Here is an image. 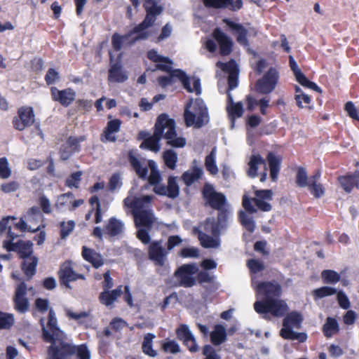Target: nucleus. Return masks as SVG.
<instances>
[{
    "label": "nucleus",
    "mask_w": 359,
    "mask_h": 359,
    "mask_svg": "<svg viewBox=\"0 0 359 359\" xmlns=\"http://www.w3.org/2000/svg\"><path fill=\"white\" fill-rule=\"evenodd\" d=\"M203 174L201 168L196 165L192 167V170L185 171L182 175V180L187 187H190L194 182L199 180Z\"/></svg>",
    "instance_id": "nucleus-32"
},
{
    "label": "nucleus",
    "mask_w": 359,
    "mask_h": 359,
    "mask_svg": "<svg viewBox=\"0 0 359 359\" xmlns=\"http://www.w3.org/2000/svg\"><path fill=\"white\" fill-rule=\"evenodd\" d=\"M166 118L167 114H161L157 117L153 135L146 138L145 141L140 144L141 149H147L154 152H158L160 150V141L164 135V123Z\"/></svg>",
    "instance_id": "nucleus-10"
},
{
    "label": "nucleus",
    "mask_w": 359,
    "mask_h": 359,
    "mask_svg": "<svg viewBox=\"0 0 359 359\" xmlns=\"http://www.w3.org/2000/svg\"><path fill=\"white\" fill-rule=\"evenodd\" d=\"M60 282L61 285L71 289L69 283L77 280L76 272L71 266H65L64 269L58 271Z\"/></svg>",
    "instance_id": "nucleus-31"
},
{
    "label": "nucleus",
    "mask_w": 359,
    "mask_h": 359,
    "mask_svg": "<svg viewBox=\"0 0 359 359\" xmlns=\"http://www.w3.org/2000/svg\"><path fill=\"white\" fill-rule=\"evenodd\" d=\"M144 7L147 13H151L156 17L163 11V8L158 6L155 0H145Z\"/></svg>",
    "instance_id": "nucleus-54"
},
{
    "label": "nucleus",
    "mask_w": 359,
    "mask_h": 359,
    "mask_svg": "<svg viewBox=\"0 0 359 359\" xmlns=\"http://www.w3.org/2000/svg\"><path fill=\"white\" fill-rule=\"evenodd\" d=\"M224 219H219V216L217 219L215 218H207L205 221V229L210 230L213 236L217 237L220 234L221 229L224 227Z\"/></svg>",
    "instance_id": "nucleus-36"
},
{
    "label": "nucleus",
    "mask_w": 359,
    "mask_h": 359,
    "mask_svg": "<svg viewBox=\"0 0 359 359\" xmlns=\"http://www.w3.org/2000/svg\"><path fill=\"white\" fill-rule=\"evenodd\" d=\"M67 317L70 319L77 320L79 324H82L83 318H87L90 316V311H81L79 313H74L71 309L66 308L65 309Z\"/></svg>",
    "instance_id": "nucleus-60"
},
{
    "label": "nucleus",
    "mask_w": 359,
    "mask_h": 359,
    "mask_svg": "<svg viewBox=\"0 0 359 359\" xmlns=\"http://www.w3.org/2000/svg\"><path fill=\"white\" fill-rule=\"evenodd\" d=\"M266 160L269 167L270 177L273 182H276L280 170L283 158L281 156H276L273 152H269Z\"/></svg>",
    "instance_id": "nucleus-25"
},
{
    "label": "nucleus",
    "mask_w": 359,
    "mask_h": 359,
    "mask_svg": "<svg viewBox=\"0 0 359 359\" xmlns=\"http://www.w3.org/2000/svg\"><path fill=\"white\" fill-rule=\"evenodd\" d=\"M147 56L149 60L156 63L164 62L169 65L173 64V61L170 57L159 55L155 49L149 50L147 52Z\"/></svg>",
    "instance_id": "nucleus-51"
},
{
    "label": "nucleus",
    "mask_w": 359,
    "mask_h": 359,
    "mask_svg": "<svg viewBox=\"0 0 359 359\" xmlns=\"http://www.w3.org/2000/svg\"><path fill=\"white\" fill-rule=\"evenodd\" d=\"M26 294L27 285L22 281L17 286L13 299L15 309L18 313H25L29 310V302Z\"/></svg>",
    "instance_id": "nucleus-19"
},
{
    "label": "nucleus",
    "mask_w": 359,
    "mask_h": 359,
    "mask_svg": "<svg viewBox=\"0 0 359 359\" xmlns=\"http://www.w3.org/2000/svg\"><path fill=\"white\" fill-rule=\"evenodd\" d=\"M259 165H264L266 167V160L259 154L252 155L248 163L249 168L247 171L250 177L255 178L257 177Z\"/></svg>",
    "instance_id": "nucleus-35"
},
{
    "label": "nucleus",
    "mask_w": 359,
    "mask_h": 359,
    "mask_svg": "<svg viewBox=\"0 0 359 359\" xmlns=\"http://www.w3.org/2000/svg\"><path fill=\"white\" fill-rule=\"evenodd\" d=\"M210 341L215 346L221 344L224 341V325H215L214 330L210 332Z\"/></svg>",
    "instance_id": "nucleus-39"
},
{
    "label": "nucleus",
    "mask_w": 359,
    "mask_h": 359,
    "mask_svg": "<svg viewBox=\"0 0 359 359\" xmlns=\"http://www.w3.org/2000/svg\"><path fill=\"white\" fill-rule=\"evenodd\" d=\"M249 271L252 274L258 273L264 270L265 266L263 262L257 259H250L246 264Z\"/></svg>",
    "instance_id": "nucleus-53"
},
{
    "label": "nucleus",
    "mask_w": 359,
    "mask_h": 359,
    "mask_svg": "<svg viewBox=\"0 0 359 359\" xmlns=\"http://www.w3.org/2000/svg\"><path fill=\"white\" fill-rule=\"evenodd\" d=\"M205 165L206 170L210 172V174L212 175L217 174L218 168L215 161V154L214 149H212L211 152L206 156Z\"/></svg>",
    "instance_id": "nucleus-49"
},
{
    "label": "nucleus",
    "mask_w": 359,
    "mask_h": 359,
    "mask_svg": "<svg viewBox=\"0 0 359 359\" xmlns=\"http://www.w3.org/2000/svg\"><path fill=\"white\" fill-rule=\"evenodd\" d=\"M279 79V72L274 67H270L264 76L258 79L255 88L258 93L269 94L276 88Z\"/></svg>",
    "instance_id": "nucleus-13"
},
{
    "label": "nucleus",
    "mask_w": 359,
    "mask_h": 359,
    "mask_svg": "<svg viewBox=\"0 0 359 359\" xmlns=\"http://www.w3.org/2000/svg\"><path fill=\"white\" fill-rule=\"evenodd\" d=\"M38 261L39 259L37 257L32 256L28 259H23L22 262L21 269L28 280L32 278V277L36 274Z\"/></svg>",
    "instance_id": "nucleus-28"
},
{
    "label": "nucleus",
    "mask_w": 359,
    "mask_h": 359,
    "mask_svg": "<svg viewBox=\"0 0 359 359\" xmlns=\"http://www.w3.org/2000/svg\"><path fill=\"white\" fill-rule=\"evenodd\" d=\"M81 171H77L72 173L65 180V185L69 188H78L81 180Z\"/></svg>",
    "instance_id": "nucleus-57"
},
{
    "label": "nucleus",
    "mask_w": 359,
    "mask_h": 359,
    "mask_svg": "<svg viewBox=\"0 0 359 359\" xmlns=\"http://www.w3.org/2000/svg\"><path fill=\"white\" fill-rule=\"evenodd\" d=\"M14 248L11 252H17L20 259H25L32 257L33 243L31 241L19 240L15 242Z\"/></svg>",
    "instance_id": "nucleus-27"
},
{
    "label": "nucleus",
    "mask_w": 359,
    "mask_h": 359,
    "mask_svg": "<svg viewBox=\"0 0 359 359\" xmlns=\"http://www.w3.org/2000/svg\"><path fill=\"white\" fill-rule=\"evenodd\" d=\"M197 280L200 284L210 283L212 285V288L211 291H215L218 288L217 283H216V277L210 274L209 272L202 270L197 272Z\"/></svg>",
    "instance_id": "nucleus-42"
},
{
    "label": "nucleus",
    "mask_w": 359,
    "mask_h": 359,
    "mask_svg": "<svg viewBox=\"0 0 359 359\" xmlns=\"http://www.w3.org/2000/svg\"><path fill=\"white\" fill-rule=\"evenodd\" d=\"M228 100L229 102L231 104L230 107H228V113L229 117L232 119V126L233 127V119L235 118H240L243 116V107L241 102H237L236 104L233 103V99L231 95L228 93Z\"/></svg>",
    "instance_id": "nucleus-38"
},
{
    "label": "nucleus",
    "mask_w": 359,
    "mask_h": 359,
    "mask_svg": "<svg viewBox=\"0 0 359 359\" xmlns=\"http://www.w3.org/2000/svg\"><path fill=\"white\" fill-rule=\"evenodd\" d=\"M337 181L344 191L348 194L352 192L354 188L359 189V170H355L352 174L339 176Z\"/></svg>",
    "instance_id": "nucleus-20"
},
{
    "label": "nucleus",
    "mask_w": 359,
    "mask_h": 359,
    "mask_svg": "<svg viewBox=\"0 0 359 359\" xmlns=\"http://www.w3.org/2000/svg\"><path fill=\"white\" fill-rule=\"evenodd\" d=\"M337 290L332 287L323 286L313 290V294L316 299H321L325 297L335 294Z\"/></svg>",
    "instance_id": "nucleus-52"
},
{
    "label": "nucleus",
    "mask_w": 359,
    "mask_h": 359,
    "mask_svg": "<svg viewBox=\"0 0 359 359\" xmlns=\"http://www.w3.org/2000/svg\"><path fill=\"white\" fill-rule=\"evenodd\" d=\"M165 129L168 128V131L165 133L163 137L167 140V144L174 148H182L186 145V139L183 137H177L176 132V123L173 118H167L164 123Z\"/></svg>",
    "instance_id": "nucleus-15"
},
{
    "label": "nucleus",
    "mask_w": 359,
    "mask_h": 359,
    "mask_svg": "<svg viewBox=\"0 0 359 359\" xmlns=\"http://www.w3.org/2000/svg\"><path fill=\"white\" fill-rule=\"evenodd\" d=\"M321 278L325 284H335L340 280V275L334 270L325 269L321 273Z\"/></svg>",
    "instance_id": "nucleus-46"
},
{
    "label": "nucleus",
    "mask_w": 359,
    "mask_h": 359,
    "mask_svg": "<svg viewBox=\"0 0 359 359\" xmlns=\"http://www.w3.org/2000/svg\"><path fill=\"white\" fill-rule=\"evenodd\" d=\"M294 100L298 108L302 109L306 107L309 109H312L309 106L311 103V98L307 94L294 95Z\"/></svg>",
    "instance_id": "nucleus-58"
},
{
    "label": "nucleus",
    "mask_w": 359,
    "mask_h": 359,
    "mask_svg": "<svg viewBox=\"0 0 359 359\" xmlns=\"http://www.w3.org/2000/svg\"><path fill=\"white\" fill-rule=\"evenodd\" d=\"M149 257L157 266H163L165 264V254L160 241H153L149 247Z\"/></svg>",
    "instance_id": "nucleus-24"
},
{
    "label": "nucleus",
    "mask_w": 359,
    "mask_h": 359,
    "mask_svg": "<svg viewBox=\"0 0 359 359\" xmlns=\"http://www.w3.org/2000/svg\"><path fill=\"white\" fill-rule=\"evenodd\" d=\"M155 337V334L152 333H147L144 337L142 345V352L150 357H156L157 355V352L153 349L152 344L153 339Z\"/></svg>",
    "instance_id": "nucleus-41"
},
{
    "label": "nucleus",
    "mask_w": 359,
    "mask_h": 359,
    "mask_svg": "<svg viewBox=\"0 0 359 359\" xmlns=\"http://www.w3.org/2000/svg\"><path fill=\"white\" fill-rule=\"evenodd\" d=\"M198 271L195 263L184 264L179 266L174 273V277L177 279L175 287H191L196 283L194 275Z\"/></svg>",
    "instance_id": "nucleus-9"
},
{
    "label": "nucleus",
    "mask_w": 359,
    "mask_h": 359,
    "mask_svg": "<svg viewBox=\"0 0 359 359\" xmlns=\"http://www.w3.org/2000/svg\"><path fill=\"white\" fill-rule=\"evenodd\" d=\"M239 72L238 65L233 59H231L226 62V74H228L227 83L229 90H231L238 86Z\"/></svg>",
    "instance_id": "nucleus-22"
},
{
    "label": "nucleus",
    "mask_w": 359,
    "mask_h": 359,
    "mask_svg": "<svg viewBox=\"0 0 359 359\" xmlns=\"http://www.w3.org/2000/svg\"><path fill=\"white\" fill-rule=\"evenodd\" d=\"M148 182L153 186V191L158 196H167L171 199H175L180 196V189L177 183V177L170 175L168 178V185L162 184L163 177L160 171L150 172L147 175Z\"/></svg>",
    "instance_id": "nucleus-3"
},
{
    "label": "nucleus",
    "mask_w": 359,
    "mask_h": 359,
    "mask_svg": "<svg viewBox=\"0 0 359 359\" xmlns=\"http://www.w3.org/2000/svg\"><path fill=\"white\" fill-rule=\"evenodd\" d=\"M128 79V74L123 69L121 63L116 61L111 65L109 69L108 79L109 81L116 83H123Z\"/></svg>",
    "instance_id": "nucleus-26"
},
{
    "label": "nucleus",
    "mask_w": 359,
    "mask_h": 359,
    "mask_svg": "<svg viewBox=\"0 0 359 359\" xmlns=\"http://www.w3.org/2000/svg\"><path fill=\"white\" fill-rule=\"evenodd\" d=\"M322 332L326 338H330L339 333V325L337 320L332 317H327L323 325Z\"/></svg>",
    "instance_id": "nucleus-33"
},
{
    "label": "nucleus",
    "mask_w": 359,
    "mask_h": 359,
    "mask_svg": "<svg viewBox=\"0 0 359 359\" xmlns=\"http://www.w3.org/2000/svg\"><path fill=\"white\" fill-rule=\"evenodd\" d=\"M252 202H254L258 210L263 212H269L272 208L271 205L265 201L260 200V198H250L246 194L243 195L242 205L245 211L241 210L238 212V219L241 224L250 233H253L256 228L253 218L247 214V212L250 214L257 212V209L253 206Z\"/></svg>",
    "instance_id": "nucleus-2"
},
{
    "label": "nucleus",
    "mask_w": 359,
    "mask_h": 359,
    "mask_svg": "<svg viewBox=\"0 0 359 359\" xmlns=\"http://www.w3.org/2000/svg\"><path fill=\"white\" fill-rule=\"evenodd\" d=\"M40 324L42 327V338L44 341L50 343V346H58L62 341H65L67 334L57 325V319L54 310L50 308L48 312V327H45L44 319L40 320Z\"/></svg>",
    "instance_id": "nucleus-5"
},
{
    "label": "nucleus",
    "mask_w": 359,
    "mask_h": 359,
    "mask_svg": "<svg viewBox=\"0 0 359 359\" xmlns=\"http://www.w3.org/2000/svg\"><path fill=\"white\" fill-rule=\"evenodd\" d=\"M176 334L178 339L183 341L184 345H187V342H191V345L189 347V351L196 353L198 351V346L196 344V338L191 332L187 325H182L176 330Z\"/></svg>",
    "instance_id": "nucleus-21"
},
{
    "label": "nucleus",
    "mask_w": 359,
    "mask_h": 359,
    "mask_svg": "<svg viewBox=\"0 0 359 359\" xmlns=\"http://www.w3.org/2000/svg\"><path fill=\"white\" fill-rule=\"evenodd\" d=\"M163 159L165 165L170 170H175L178 160L177 154L173 149H167L163 153Z\"/></svg>",
    "instance_id": "nucleus-43"
},
{
    "label": "nucleus",
    "mask_w": 359,
    "mask_h": 359,
    "mask_svg": "<svg viewBox=\"0 0 359 359\" xmlns=\"http://www.w3.org/2000/svg\"><path fill=\"white\" fill-rule=\"evenodd\" d=\"M50 95L54 102H59L64 107H69L76 98V91L67 88L63 90H59L55 86L50 87Z\"/></svg>",
    "instance_id": "nucleus-17"
},
{
    "label": "nucleus",
    "mask_w": 359,
    "mask_h": 359,
    "mask_svg": "<svg viewBox=\"0 0 359 359\" xmlns=\"http://www.w3.org/2000/svg\"><path fill=\"white\" fill-rule=\"evenodd\" d=\"M180 255L184 258H196L199 256V250L197 248L195 247L184 248L180 251Z\"/></svg>",
    "instance_id": "nucleus-64"
},
{
    "label": "nucleus",
    "mask_w": 359,
    "mask_h": 359,
    "mask_svg": "<svg viewBox=\"0 0 359 359\" xmlns=\"http://www.w3.org/2000/svg\"><path fill=\"white\" fill-rule=\"evenodd\" d=\"M295 182L299 187H306L309 184V177L304 167L299 166L297 168Z\"/></svg>",
    "instance_id": "nucleus-45"
},
{
    "label": "nucleus",
    "mask_w": 359,
    "mask_h": 359,
    "mask_svg": "<svg viewBox=\"0 0 359 359\" xmlns=\"http://www.w3.org/2000/svg\"><path fill=\"white\" fill-rule=\"evenodd\" d=\"M257 298L254 303L255 311L264 319L271 320L270 315L280 318L288 311L289 307L284 300L278 299L282 294L280 284L271 281H259L255 287Z\"/></svg>",
    "instance_id": "nucleus-1"
},
{
    "label": "nucleus",
    "mask_w": 359,
    "mask_h": 359,
    "mask_svg": "<svg viewBox=\"0 0 359 359\" xmlns=\"http://www.w3.org/2000/svg\"><path fill=\"white\" fill-rule=\"evenodd\" d=\"M11 170L8 166V162L6 158H0V177L7 179L11 176Z\"/></svg>",
    "instance_id": "nucleus-62"
},
{
    "label": "nucleus",
    "mask_w": 359,
    "mask_h": 359,
    "mask_svg": "<svg viewBox=\"0 0 359 359\" xmlns=\"http://www.w3.org/2000/svg\"><path fill=\"white\" fill-rule=\"evenodd\" d=\"M321 177V172L317 170L314 172L313 175L309 177V184L306 186L309 191L316 198H320L324 196L325 189L324 186L318 182Z\"/></svg>",
    "instance_id": "nucleus-23"
},
{
    "label": "nucleus",
    "mask_w": 359,
    "mask_h": 359,
    "mask_svg": "<svg viewBox=\"0 0 359 359\" xmlns=\"http://www.w3.org/2000/svg\"><path fill=\"white\" fill-rule=\"evenodd\" d=\"M203 198L205 201V205L219 211V219H224V194L217 192L213 186L205 183L202 189Z\"/></svg>",
    "instance_id": "nucleus-8"
},
{
    "label": "nucleus",
    "mask_w": 359,
    "mask_h": 359,
    "mask_svg": "<svg viewBox=\"0 0 359 359\" xmlns=\"http://www.w3.org/2000/svg\"><path fill=\"white\" fill-rule=\"evenodd\" d=\"M122 186L121 180V175L118 172L114 173L109 180V190L114 191L116 189L120 188Z\"/></svg>",
    "instance_id": "nucleus-63"
},
{
    "label": "nucleus",
    "mask_w": 359,
    "mask_h": 359,
    "mask_svg": "<svg viewBox=\"0 0 359 359\" xmlns=\"http://www.w3.org/2000/svg\"><path fill=\"white\" fill-rule=\"evenodd\" d=\"M128 161L136 174L142 180H146L148 175L147 167H142L140 161L135 156L133 151L128 152Z\"/></svg>",
    "instance_id": "nucleus-29"
},
{
    "label": "nucleus",
    "mask_w": 359,
    "mask_h": 359,
    "mask_svg": "<svg viewBox=\"0 0 359 359\" xmlns=\"http://www.w3.org/2000/svg\"><path fill=\"white\" fill-rule=\"evenodd\" d=\"M226 26L228 27L231 33L236 37L237 43L250 52L248 29L242 24L236 23L228 18H226Z\"/></svg>",
    "instance_id": "nucleus-16"
},
{
    "label": "nucleus",
    "mask_w": 359,
    "mask_h": 359,
    "mask_svg": "<svg viewBox=\"0 0 359 359\" xmlns=\"http://www.w3.org/2000/svg\"><path fill=\"white\" fill-rule=\"evenodd\" d=\"M193 102V99L186 104L184 117L187 126H194L200 128L209 121L208 108L204 101L201 98H196L194 104V111L189 110Z\"/></svg>",
    "instance_id": "nucleus-4"
},
{
    "label": "nucleus",
    "mask_w": 359,
    "mask_h": 359,
    "mask_svg": "<svg viewBox=\"0 0 359 359\" xmlns=\"http://www.w3.org/2000/svg\"><path fill=\"white\" fill-rule=\"evenodd\" d=\"M58 348L61 352V355L67 359L69 357L76 355L77 359H90V352L86 344L75 345L73 343L67 341H62L61 344H58Z\"/></svg>",
    "instance_id": "nucleus-12"
},
{
    "label": "nucleus",
    "mask_w": 359,
    "mask_h": 359,
    "mask_svg": "<svg viewBox=\"0 0 359 359\" xmlns=\"http://www.w3.org/2000/svg\"><path fill=\"white\" fill-rule=\"evenodd\" d=\"M303 321L302 315L297 311H292L287 314L283 320V326L299 328Z\"/></svg>",
    "instance_id": "nucleus-37"
},
{
    "label": "nucleus",
    "mask_w": 359,
    "mask_h": 359,
    "mask_svg": "<svg viewBox=\"0 0 359 359\" xmlns=\"http://www.w3.org/2000/svg\"><path fill=\"white\" fill-rule=\"evenodd\" d=\"M45 81L47 85H53L60 80V73L54 68H49L45 75Z\"/></svg>",
    "instance_id": "nucleus-59"
},
{
    "label": "nucleus",
    "mask_w": 359,
    "mask_h": 359,
    "mask_svg": "<svg viewBox=\"0 0 359 359\" xmlns=\"http://www.w3.org/2000/svg\"><path fill=\"white\" fill-rule=\"evenodd\" d=\"M175 79L179 80L183 88L189 93H193L190 83V77L187 73L181 69H175L172 73H168V76H161L157 79L158 85L165 88L169 86H172L175 82Z\"/></svg>",
    "instance_id": "nucleus-11"
},
{
    "label": "nucleus",
    "mask_w": 359,
    "mask_h": 359,
    "mask_svg": "<svg viewBox=\"0 0 359 359\" xmlns=\"http://www.w3.org/2000/svg\"><path fill=\"white\" fill-rule=\"evenodd\" d=\"M121 125V120L116 118L108 121L107 127L104 128V134L106 140L114 142L116 137L112 135L113 133H118L120 130Z\"/></svg>",
    "instance_id": "nucleus-34"
},
{
    "label": "nucleus",
    "mask_w": 359,
    "mask_h": 359,
    "mask_svg": "<svg viewBox=\"0 0 359 359\" xmlns=\"http://www.w3.org/2000/svg\"><path fill=\"white\" fill-rule=\"evenodd\" d=\"M289 65L297 81L302 86L310 88L319 93H322V89L314 82L309 80L299 68L295 60L292 55L289 56Z\"/></svg>",
    "instance_id": "nucleus-18"
},
{
    "label": "nucleus",
    "mask_w": 359,
    "mask_h": 359,
    "mask_svg": "<svg viewBox=\"0 0 359 359\" xmlns=\"http://www.w3.org/2000/svg\"><path fill=\"white\" fill-rule=\"evenodd\" d=\"M18 237V235L12 231L11 226H9L7 231L8 239L3 241V248H5L8 252L15 250L14 245L15 243L14 240Z\"/></svg>",
    "instance_id": "nucleus-55"
},
{
    "label": "nucleus",
    "mask_w": 359,
    "mask_h": 359,
    "mask_svg": "<svg viewBox=\"0 0 359 359\" xmlns=\"http://www.w3.org/2000/svg\"><path fill=\"white\" fill-rule=\"evenodd\" d=\"M212 36L219 44L220 55L224 56V32L219 27H217L213 30Z\"/></svg>",
    "instance_id": "nucleus-50"
},
{
    "label": "nucleus",
    "mask_w": 359,
    "mask_h": 359,
    "mask_svg": "<svg viewBox=\"0 0 359 359\" xmlns=\"http://www.w3.org/2000/svg\"><path fill=\"white\" fill-rule=\"evenodd\" d=\"M14 323L13 314L0 311V330H9Z\"/></svg>",
    "instance_id": "nucleus-47"
},
{
    "label": "nucleus",
    "mask_w": 359,
    "mask_h": 359,
    "mask_svg": "<svg viewBox=\"0 0 359 359\" xmlns=\"http://www.w3.org/2000/svg\"><path fill=\"white\" fill-rule=\"evenodd\" d=\"M135 34H130V31L124 35H120L117 33L113 34L111 37V44L116 51H119L123 46L124 41L129 39Z\"/></svg>",
    "instance_id": "nucleus-48"
},
{
    "label": "nucleus",
    "mask_w": 359,
    "mask_h": 359,
    "mask_svg": "<svg viewBox=\"0 0 359 359\" xmlns=\"http://www.w3.org/2000/svg\"><path fill=\"white\" fill-rule=\"evenodd\" d=\"M13 128L19 131L24 130L26 128L34 126L32 133L39 135L42 140L44 134L41 128L40 122L35 120L34 109L32 107H21L18 110V116H14L12 120Z\"/></svg>",
    "instance_id": "nucleus-6"
},
{
    "label": "nucleus",
    "mask_w": 359,
    "mask_h": 359,
    "mask_svg": "<svg viewBox=\"0 0 359 359\" xmlns=\"http://www.w3.org/2000/svg\"><path fill=\"white\" fill-rule=\"evenodd\" d=\"M60 237L62 239L66 238L72 232L75 227V222L73 220H69L67 223L61 222L60 224Z\"/></svg>",
    "instance_id": "nucleus-56"
},
{
    "label": "nucleus",
    "mask_w": 359,
    "mask_h": 359,
    "mask_svg": "<svg viewBox=\"0 0 359 359\" xmlns=\"http://www.w3.org/2000/svg\"><path fill=\"white\" fill-rule=\"evenodd\" d=\"M162 348L165 352L176 354L180 352V345L175 340H169L162 344Z\"/></svg>",
    "instance_id": "nucleus-61"
},
{
    "label": "nucleus",
    "mask_w": 359,
    "mask_h": 359,
    "mask_svg": "<svg viewBox=\"0 0 359 359\" xmlns=\"http://www.w3.org/2000/svg\"><path fill=\"white\" fill-rule=\"evenodd\" d=\"M135 224L137 228V238L144 244L151 241L149 231L154 222V215L151 210H142L134 212Z\"/></svg>",
    "instance_id": "nucleus-7"
},
{
    "label": "nucleus",
    "mask_w": 359,
    "mask_h": 359,
    "mask_svg": "<svg viewBox=\"0 0 359 359\" xmlns=\"http://www.w3.org/2000/svg\"><path fill=\"white\" fill-rule=\"evenodd\" d=\"M194 232L198 233V240L201 245L205 248H214L218 246V243L213 237L203 233L197 228L194 229Z\"/></svg>",
    "instance_id": "nucleus-40"
},
{
    "label": "nucleus",
    "mask_w": 359,
    "mask_h": 359,
    "mask_svg": "<svg viewBox=\"0 0 359 359\" xmlns=\"http://www.w3.org/2000/svg\"><path fill=\"white\" fill-rule=\"evenodd\" d=\"M156 20V16L147 13L144 20L130 30V34H135V36L131 38L129 45L133 46L137 41L147 40L150 35L147 29L153 26Z\"/></svg>",
    "instance_id": "nucleus-14"
},
{
    "label": "nucleus",
    "mask_w": 359,
    "mask_h": 359,
    "mask_svg": "<svg viewBox=\"0 0 359 359\" xmlns=\"http://www.w3.org/2000/svg\"><path fill=\"white\" fill-rule=\"evenodd\" d=\"M217 69L216 71L215 77L217 79V86L221 94L224 93V62L218 61L216 63Z\"/></svg>",
    "instance_id": "nucleus-44"
},
{
    "label": "nucleus",
    "mask_w": 359,
    "mask_h": 359,
    "mask_svg": "<svg viewBox=\"0 0 359 359\" xmlns=\"http://www.w3.org/2000/svg\"><path fill=\"white\" fill-rule=\"evenodd\" d=\"M124 230V224L122 221L112 217L109 219L108 224L104 228L105 233L110 236H116Z\"/></svg>",
    "instance_id": "nucleus-30"
}]
</instances>
